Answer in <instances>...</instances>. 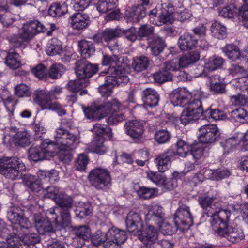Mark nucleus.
<instances>
[{
    "instance_id": "nucleus-1",
    "label": "nucleus",
    "mask_w": 248,
    "mask_h": 248,
    "mask_svg": "<svg viewBox=\"0 0 248 248\" xmlns=\"http://www.w3.org/2000/svg\"><path fill=\"white\" fill-rule=\"evenodd\" d=\"M121 103L114 99L103 104L92 105L84 108L83 111L87 119L93 120H99L110 114L106 118V122L109 125H113L125 119V116L123 113L117 112L121 109Z\"/></svg>"
},
{
    "instance_id": "nucleus-2",
    "label": "nucleus",
    "mask_w": 248,
    "mask_h": 248,
    "mask_svg": "<svg viewBox=\"0 0 248 248\" xmlns=\"http://www.w3.org/2000/svg\"><path fill=\"white\" fill-rule=\"evenodd\" d=\"M56 29L54 23L50 24V30L47 31L45 25L37 19L27 21L19 29L17 33L9 37V41L13 47H24L37 34L46 31V35L50 36Z\"/></svg>"
},
{
    "instance_id": "nucleus-3",
    "label": "nucleus",
    "mask_w": 248,
    "mask_h": 248,
    "mask_svg": "<svg viewBox=\"0 0 248 248\" xmlns=\"http://www.w3.org/2000/svg\"><path fill=\"white\" fill-rule=\"evenodd\" d=\"M99 70L98 64L92 63L86 59H81L75 63V73L78 79L70 80L67 84L70 91H80V95L87 94L84 89L90 84L89 78L95 75Z\"/></svg>"
},
{
    "instance_id": "nucleus-4",
    "label": "nucleus",
    "mask_w": 248,
    "mask_h": 248,
    "mask_svg": "<svg viewBox=\"0 0 248 248\" xmlns=\"http://www.w3.org/2000/svg\"><path fill=\"white\" fill-rule=\"evenodd\" d=\"M129 67L125 65L110 66L107 71L102 72L100 75H105V82L98 89L102 96L108 97L112 93L115 86H123L129 81L127 75Z\"/></svg>"
},
{
    "instance_id": "nucleus-5",
    "label": "nucleus",
    "mask_w": 248,
    "mask_h": 248,
    "mask_svg": "<svg viewBox=\"0 0 248 248\" xmlns=\"http://www.w3.org/2000/svg\"><path fill=\"white\" fill-rule=\"evenodd\" d=\"M173 222L174 226L163 221L158 226L164 235H173L178 229L182 232L188 230L194 223L189 207L184 204L180 206L174 214Z\"/></svg>"
},
{
    "instance_id": "nucleus-6",
    "label": "nucleus",
    "mask_w": 248,
    "mask_h": 248,
    "mask_svg": "<svg viewBox=\"0 0 248 248\" xmlns=\"http://www.w3.org/2000/svg\"><path fill=\"white\" fill-rule=\"evenodd\" d=\"M175 145L176 150L172 148H168L160 153L155 159V163L159 171L165 172L168 170L171 162L178 159L179 157H186L191 145L182 139H178Z\"/></svg>"
},
{
    "instance_id": "nucleus-7",
    "label": "nucleus",
    "mask_w": 248,
    "mask_h": 248,
    "mask_svg": "<svg viewBox=\"0 0 248 248\" xmlns=\"http://www.w3.org/2000/svg\"><path fill=\"white\" fill-rule=\"evenodd\" d=\"M216 199L214 196H209L206 194H202L198 198V202L204 210V213L208 217H211L210 222L212 227L215 228L218 226L217 223L220 220H222V223L226 222L228 217L231 215V211L227 209H216L215 203H213Z\"/></svg>"
},
{
    "instance_id": "nucleus-8",
    "label": "nucleus",
    "mask_w": 248,
    "mask_h": 248,
    "mask_svg": "<svg viewBox=\"0 0 248 248\" xmlns=\"http://www.w3.org/2000/svg\"><path fill=\"white\" fill-rule=\"evenodd\" d=\"M24 184L31 191L39 192L43 188V184H53L59 179V172L53 169L50 170H39L37 177L30 174H25L22 176Z\"/></svg>"
},
{
    "instance_id": "nucleus-9",
    "label": "nucleus",
    "mask_w": 248,
    "mask_h": 248,
    "mask_svg": "<svg viewBox=\"0 0 248 248\" xmlns=\"http://www.w3.org/2000/svg\"><path fill=\"white\" fill-rule=\"evenodd\" d=\"M26 170L24 164L17 157L4 156L0 159V172L6 178L15 180Z\"/></svg>"
},
{
    "instance_id": "nucleus-10",
    "label": "nucleus",
    "mask_w": 248,
    "mask_h": 248,
    "mask_svg": "<svg viewBox=\"0 0 248 248\" xmlns=\"http://www.w3.org/2000/svg\"><path fill=\"white\" fill-rule=\"evenodd\" d=\"M92 131L95 133V137L90 144L91 150L97 154H104L107 152L108 148L104 143V136L106 135L109 138H112L111 128L104 124H96L94 125Z\"/></svg>"
},
{
    "instance_id": "nucleus-11",
    "label": "nucleus",
    "mask_w": 248,
    "mask_h": 248,
    "mask_svg": "<svg viewBox=\"0 0 248 248\" xmlns=\"http://www.w3.org/2000/svg\"><path fill=\"white\" fill-rule=\"evenodd\" d=\"M204 110L201 99H194L183 110L180 119L184 125L201 119L204 120Z\"/></svg>"
},
{
    "instance_id": "nucleus-12",
    "label": "nucleus",
    "mask_w": 248,
    "mask_h": 248,
    "mask_svg": "<svg viewBox=\"0 0 248 248\" xmlns=\"http://www.w3.org/2000/svg\"><path fill=\"white\" fill-rule=\"evenodd\" d=\"M88 179L90 185L97 190H106L111 185L110 173L106 169L96 168L92 170L89 173Z\"/></svg>"
},
{
    "instance_id": "nucleus-13",
    "label": "nucleus",
    "mask_w": 248,
    "mask_h": 248,
    "mask_svg": "<svg viewBox=\"0 0 248 248\" xmlns=\"http://www.w3.org/2000/svg\"><path fill=\"white\" fill-rule=\"evenodd\" d=\"M231 215L228 217V219L224 223L219 221V225L217 228L212 227L214 231L220 236H223L233 243H237L244 239L245 235L243 230L239 228L232 227L228 225ZM222 222L220 220V222Z\"/></svg>"
},
{
    "instance_id": "nucleus-14",
    "label": "nucleus",
    "mask_w": 248,
    "mask_h": 248,
    "mask_svg": "<svg viewBox=\"0 0 248 248\" xmlns=\"http://www.w3.org/2000/svg\"><path fill=\"white\" fill-rule=\"evenodd\" d=\"M138 3L128 7L125 11L127 19L138 23L148 14L147 9L152 5V0H137Z\"/></svg>"
},
{
    "instance_id": "nucleus-15",
    "label": "nucleus",
    "mask_w": 248,
    "mask_h": 248,
    "mask_svg": "<svg viewBox=\"0 0 248 248\" xmlns=\"http://www.w3.org/2000/svg\"><path fill=\"white\" fill-rule=\"evenodd\" d=\"M54 137L60 149H75L80 142L79 134L72 133L62 127L56 129Z\"/></svg>"
},
{
    "instance_id": "nucleus-16",
    "label": "nucleus",
    "mask_w": 248,
    "mask_h": 248,
    "mask_svg": "<svg viewBox=\"0 0 248 248\" xmlns=\"http://www.w3.org/2000/svg\"><path fill=\"white\" fill-rule=\"evenodd\" d=\"M7 217L12 223V225L9 226L11 229L20 226L22 230H27L31 227V224L25 216L24 210L19 207H10L7 211Z\"/></svg>"
},
{
    "instance_id": "nucleus-17",
    "label": "nucleus",
    "mask_w": 248,
    "mask_h": 248,
    "mask_svg": "<svg viewBox=\"0 0 248 248\" xmlns=\"http://www.w3.org/2000/svg\"><path fill=\"white\" fill-rule=\"evenodd\" d=\"M71 209H60L59 210L60 215L58 216L55 213L54 208H50L47 210L48 217L52 219L54 222L57 231L62 230H65L66 228H71L72 220L70 211Z\"/></svg>"
},
{
    "instance_id": "nucleus-18",
    "label": "nucleus",
    "mask_w": 248,
    "mask_h": 248,
    "mask_svg": "<svg viewBox=\"0 0 248 248\" xmlns=\"http://www.w3.org/2000/svg\"><path fill=\"white\" fill-rule=\"evenodd\" d=\"M199 141L203 144H211L221 138L220 131L216 124H205L199 129Z\"/></svg>"
},
{
    "instance_id": "nucleus-19",
    "label": "nucleus",
    "mask_w": 248,
    "mask_h": 248,
    "mask_svg": "<svg viewBox=\"0 0 248 248\" xmlns=\"http://www.w3.org/2000/svg\"><path fill=\"white\" fill-rule=\"evenodd\" d=\"M172 10L170 3H169L168 4L162 5V7L159 10L155 8L150 10L148 13L150 23L158 26L160 25L161 23H169L171 20L169 14L172 13Z\"/></svg>"
},
{
    "instance_id": "nucleus-20",
    "label": "nucleus",
    "mask_w": 248,
    "mask_h": 248,
    "mask_svg": "<svg viewBox=\"0 0 248 248\" xmlns=\"http://www.w3.org/2000/svg\"><path fill=\"white\" fill-rule=\"evenodd\" d=\"M72 233L75 235L72 244L76 248H81L89 241L91 238V230L88 225L73 226L71 227Z\"/></svg>"
},
{
    "instance_id": "nucleus-21",
    "label": "nucleus",
    "mask_w": 248,
    "mask_h": 248,
    "mask_svg": "<svg viewBox=\"0 0 248 248\" xmlns=\"http://www.w3.org/2000/svg\"><path fill=\"white\" fill-rule=\"evenodd\" d=\"M35 227L40 234L51 235L55 232L56 230L55 226H52V219L48 217L47 211L46 217H43L40 213L34 214Z\"/></svg>"
},
{
    "instance_id": "nucleus-22",
    "label": "nucleus",
    "mask_w": 248,
    "mask_h": 248,
    "mask_svg": "<svg viewBox=\"0 0 248 248\" xmlns=\"http://www.w3.org/2000/svg\"><path fill=\"white\" fill-rule=\"evenodd\" d=\"M191 93L186 88H177L170 95L171 103L175 106L184 107L190 102Z\"/></svg>"
},
{
    "instance_id": "nucleus-23",
    "label": "nucleus",
    "mask_w": 248,
    "mask_h": 248,
    "mask_svg": "<svg viewBox=\"0 0 248 248\" xmlns=\"http://www.w3.org/2000/svg\"><path fill=\"white\" fill-rule=\"evenodd\" d=\"M139 238L147 248H151L152 245L158 239V232L153 224H148L146 227L143 226L137 234Z\"/></svg>"
},
{
    "instance_id": "nucleus-24",
    "label": "nucleus",
    "mask_w": 248,
    "mask_h": 248,
    "mask_svg": "<svg viewBox=\"0 0 248 248\" xmlns=\"http://www.w3.org/2000/svg\"><path fill=\"white\" fill-rule=\"evenodd\" d=\"M68 23L73 29L78 31L87 29L91 24L89 15L82 12H76L69 17Z\"/></svg>"
},
{
    "instance_id": "nucleus-25",
    "label": "nucleus",
    "mask_w": 248,
    "mask_h": 248,
    "mask_svg": "<svg viewBox=\"0 0 248 248\" xmlns=\"http://www.w3.org/2000/svg\"><path fill=\"white\" fill-rule=\"evenodd\" d=\"M126 229L128 232L134 235L143 229V222L139 213L130 211L127 215L125 220Z\"/></svg>"
},
{
    "instance_id": "nucleus-26",
    "label": "nucleus",
    "mask_w": 248,
    "mask_h": 248,
    "mask_svg": "<svg viewBox=\"0 0 248 248\" xmlns=\"http://www.w3.org/2000/svg\"><path fill=\"white\" fill-rule=\"evenodd\" d=\"M224 62V59L219 56L214 55L208 59L205 64L204 67H201V71L200 73L195 72V77H206L207 74L205 73V70L214 71L220 69L222 67Z\"/></svg>"
},
{
    "instance_id": "nucleus-27",
    "label": "nucleus",
    "mask_w": 248,
    "mask_h": 248,
    "mask_svg": "<svg viewBox=\"0 0 248 248\" xmlns=\"http://www.w3.org/2000/svg\"><path fill=\"white\" fill-rule=\"evenodd\" d=\"M165 218L163 208L158 204L153 205L145 217L146 221H151V224H156L158 226L163 223Z\"/></svg>"
},
{
    "instance_id": "nucleus-28",
    "label": "nucleus",
    "mask_w": 248,
    "mask_h": 248,
    "mask_svg": "<svg viewBox=\"0 0 248 248\" xmlns=\"http://www.w3.org/2000/svg\"><path fill=\"white\" fill-rule=\"evenodd\" d=\"M124 127L125 133L134 139L141 138L144 130L143 123L137 120L127 122Z\"/></svg>"
},
{
    "instance_id": "nucleus-29",
    "label": "nucleus",
    "mask_w": 248,
    "mask_h": 248,
    "mask_svg": "<svg viewBox=\"0 0 248 248\" xmlns=\"http://www.w3.org/2000/svg\"><path fill=\"white\" fill-rule=\"evenodd\" d=\"M34 102L38 105L41 109H46L52 103L51 96L48 92L43 89H38L33 93Z\"/></svg>"
},
{
    "instance_id": "nucleus-30",
    "label": "nucleus",
    "mask_w": 248,
    "mask_h": 248,
    "mask_svg": "<svg viewBox=\"0 0 248 248\" xmlns=\"http://www.w3.org/2000/svg\"><path fill=\"white\" fill-rule=\"evenodd\" d=\"M178 45L181 50L187 51L195 48L198 45V39L194 35L185 32L178 40Z\"/></svg>"
},
{
    "instance_id": "nucleus-31",
    "label": "nucleus",
    "mask_w": 248,
    "mask_h": 248,
    "mask_svg": "<svg viewBox=\"0 0 248 248\" xmlns=\"http://www.w3.org/2000/svg\"><path fill=\"white\" fill-rule=\"evenodd\" d=\"M26 230H22L20 226L11 229L6 238V243L11 248H21L22 236Z\"/></svg>"
},
{
    "instance_id": "nucleus-32",
    "label": "nucleus",
    "mask_w": 248,
    "mask_h": 248,
    "mask_svg": "<svg viewBox=\"0 0 248 248\" xmlns=\"http://www.w3.org/2000/svg\"><path fill=\"white\" fill-rule=\"evenodd\" d=\"M141 99L145 106L153 108L158 105L160 96L154 89L147 88L142 91Z\"/></svg>"
},
{
    "instance_id": "nucleus-33",
    "label": "nucleus",
    "mask_w": 248,
    "mask_h": 248,
    "mask_svg": "<svg viewBox=\"0 0 248 248\" xmlns=\"http://www.w3.org/2000/svg\"><path fill=\"white\" fill-rule=\"evenodd\" d=\"M148 48L151 54L154 56H158L167 46L165 40L158 36H153L148 39Z\"/></svg>"
},
{
    "instance_id": "nucleus-34",
    "label": "nucleus",
    "mask_w": 248,
    "mask_h": 248,
    "mask_svg": "<svg viewBox=\"0 0 248 248\" xmlns=\"http://www.w3.org/2000/svg\"><path fill=\"white\" fill-rule=\"evenodd\" d=\"M40 146L44 153L46 159L54 156L60 149V146L56 140L55 142H52L49 139H45L42 141Z\"/></svg>"
},
{
    "instance_id": "nucleus-35",
    "label": "nucleus",
    "mask_w": 248,
    "mask_h": 248,
    "mask_svg": "<svg viewBox=\"0 0 248 248\" xmlns=\"http://www.w3.org/2000/svg\"><path fill=\"white\" fill-rule=\"evenodd\" d=\"M13 140L15 145L26 147L31 143V135L27 130L18 131L13 136Z\"/></svg>"
},
{
    "instance_id": "nucleus-36",
    "label": "nucleus",
    "mask_w": 248,
    "mask_h": 248,
    "mask_svg": "<svg viewBox=\"0 0 248 248\" xmlns=\"http://www.w3.org/2000/svg\"><path fill=\"white\" fill-rule=\"evenodd\" d=\"M4 62L10 69L13 70L18 69L22 65L19 54L12 50H10L7 52Z\"/></svg>"
},
{
    "instance_id": "nucleus-37",
    "label": "nucleus",
    "mask_w": 248,
    "mask_h": 248,
    "mask_svg": "<svg viewBox=\"0 0 248 248\" xmlns=\"http://www.w3.org/2000/svg\"><path fill=\"white\" fill-rule=\"evenodd\" d=\"M56 204L58 206L56 208L60 209H72L73 207V199L66 194L60 193L54 199Z\"/></svg>"
},
{
    "instance_id": "nucleus-38",
    "label": "nucleus",
    "mask_w": 248,
    "mask_h": 248,
    "mask_svg": "<svg viewBox=\"0 0 248 248\" xmlns=\"http://www.w3.org/2000/svg\"><path fill=\"white\" fill-rule=\"evenodd\" d=\"M108 240L109 242L124 243L127 238L126 232L124 230L111 228L108 231Z\"/></svg>"
},
{
    "instance_id": "nucleus-39",
    "label": "nucleus",
    "mask_w": 248,
    "mask_h": 248,
    "mask_svg": "<svg viewBox=\"0 0 248 248\" xmlns=\"http://www.w3.org/2000/svg\"><path fill=\"white\" fill-rule=\"evenodd\" d=\"M78 49L83 59L90 58L95 52V46L93 42L82 40L78 42Z\"/></svg>"
},
{
    "instance_id": "nucleus-40",
    "label": "nucleus",
    "mask_w": 248,
    "mask_h": 248,
    "mask_svg": "<svg viewBox=\"0 0 248 248\" xmlns=\"http://www.w3.org/2000/svg\"><path fill=\"white\" fill-rule=\"evenodd\" d=\"M200 55L198 51L195 50L184 55L178 59L180 67H186L194 63L200 59Z\"/></svg>"
},
{
    "instance_id": "nucleus-41",
    "label": "nucleus",
    "mask_w": 248,
    "mask_h": 248,
    "mask_svg": "<svg viewBox=\"0 0 248 248\" xmlns=\"http://www.w3.org/2000/svg\"><path fill=\"white\" fill-rule=\"evenodd\" d=\"M46 53L49 56L61 55L63 53L62 43L56 38H53L46 47Z\"/></svg>"
},
{
    "instance_id": "nucleus-42",
    "label": "nucleus",
    "mask_w": 248,
    "mask_h": 248,
    "mask_svg": "<svg viewBox=\"0 0 248 248\" xmlns=\"http://www.w3.org/2000/svg\"><path fill=\"white\" fill-rule=\"evenodd\" d=\"M227 114L218 108H213L211 106L208 107L204 110V120L209 121L211 119L213 120H224L227 118Z\"/></svg>"
},
{
    "instance_id": "nucleus-43",
    "label": "nucleus",
    "mask_w": 248,
    "mask_h": 248,
    "mask_svg": "<svg viewBox=\"0 0 248 248\" xmlns=\"http://www.w3.org/2000/svg\"><path fill=\"white\" fill-rule=\"evenodd\" d=\"M108 232H105L99 229L96 231L93 234H91V243L93 246L98 247L101 245H103L105 247V244L108 241Z\"/></svg>"
},
{
    "instance_id": "nucleus-44",
    "label": "nucleus",
    "mask_w": 248,
    "mask_h": 248,
    "mask_svg": "<svg viewBox=\"0 0 248 248\" xmlns=\"http://www.w3.org/2000/svg\"><path fill=\"white\" fill-rule=\"evenodd\" d=\"M229 118L241 123H248V111L239 107L228 113Z\"/></svg>"
},
{
    "instance_id": "nucleus-45",
    "label": "nucleus",
    "mask_w": 248,
    "mask_h": 248,
    "mask_svg": "<svg viewBox=\"0 0 248 248\" xmlns=\"http://www.w3.org/2000/svg\"><path fill=\"white\" fill-rule=\"evenodd\" d=\"M211 31L212 35L218 39H224L227 37V29L220 22L216 21L212 24Z\"/></svg>"
},
{
    "instance_id": "nucleus-46",
    "label": "nucleus",
    "mask_w": 248,
    "mask_h": 248,
    "mask_svg": "<svg viewBox=\"0 0 248 248\" xmlns=\"http://www.w3.org/2000/svg\"><path fill=\"white\" fill-rule=\"evenodd\" d=\"M226 56L233 61H235L240 58L241 52L237 46L233 44H227L222 49Z\"/></svg>"
},
{
    "instance_id": "nucleus-47",
    "label": "nucleus",
    "mask_w": 248,
    "mask_h": 248,
    "mask_svg": "<svg viewBox=\"0 0 248 248\" xmlns=\"http://www.w3.org/2000/svg\"><path fill=\"white\" fill-rule=\"evenodd\" d=\"M102 31L104 36V42L108 44L111 41L123 35L122 30L119 28H107Z\"/></svg>"
},
{
    "instance_id": "nucleus-48",
    "label": "nucleus",
    "mask_w": 248,
    "mask_h": 248,
    "mask_svg": "<svg viewBox=\"0 0 248 248\" xmlns=\"http://www.w3.org/2000/svg\"><path fill=\"white\" fill-rule=\"evenodd\" d=\"M117 0H99L96 7L99 12L105 13L114 10L117 6Z\"/></svg>"
},
{
    "instance_id": "nucleus-49",
    "label": "nucleus",
    "mask_w": 248,
    "mask_h": 248,
    "mask_svg": "<svg viewBox=\"0 0 248 248\" xmlns=\"http://www.w3.org/2000/svg\"><path fill=\"white\" fill-rule=\"evenodd\" d=\"M149 64V59L144 56L134 58L132 64L133 69L138 72L146 70Z\"/></svg>"
},
{
    "instance_id": "nucleus-50",
    "label": "nucleus",
    "mask_w": 248,
    "mask_h": 248,
    "mask_svg": "<svg viewBox=\"0 0 248 248\" xmlns=\"http://www.w3.org/2000/svg\"><path fill=\"white\" fill-rule=\"evenodd\" d=\"M40 241L38 235L35 233L23 234L21 248H34L35 244Z\"/></svg>"
},
{
    "instance_id": "nucleus-51",
    "label": "nucleus",
    "mask_w": 248,
    "mask_h": 248,
    "mask_svg": "<svg viewBox=\"0 0 248 248\" xmlns=\"http://www.w3.org/2000/svg\"><path fill=\"white\" fill-rule=\"evenodd\" d=\"M153 77L155 82L162 84L166 82L172 81L173 79V74L162 68V69L154 73Z\"/></svg>"
},
{
    "instance_id": "nucleus-52",
    "label": "nucleus",
    "mask_w": 248,
    "mask_h": 248,
    "mask_svg": "<svg viewBox=\"0 0 248 248\" xmlns=\"http://www.w3.org/2000/svg\"><path fill=\"white\" fill-rule=\"evenodd\" d=\"M67 11V7L65 5L54 3L49 8L48 13L52 17H59L63 16Z\"/></svg>"
},
{
    "instance_id": "nucleus-53",
    "label": "nucleus",
    "mask_w": 248,
    "mask_h": 248,
    "mask_svg": "<svg viewBox=\"0 0 248 248\" xmlns=\"http://www.w3.org/2000/svg\"><path fill=\"white\" fill-rule=\"evenodd\" d=\"M29 158L34 162L46 159V156L40 146H31L28 150Z\"/></svg>"
},
{
    "instance_id": "nucleus-54",
    "label": "nucleus",
    "mask_w": 248,
    "mask_h": 248,
    "mask_svg": "<svg viewBox=\"0 0 248 248\" xmlns=\"http://www.w3.org/2000/svg\"><path fill=\"white\" fill-rule=\"evenodd\" d=\"M238 143L239 140L234 137L226 139L220 142L221 146L224 149V154H228L232 152Z\"/></svg>"
},
{
    "instance_id": "nucleus-55",
    "label": "nucleus",
    "mask_w": 248,
    "mask_h": 248,
    "mask_svg": "<svg viewBox=\"0 0 248 248\" xmlns=\"http://www.w3.org/2000/svg\"><path fill=\"white\" fill-rule=\"evenodd\" d=\"M238 8L234 4H230L223 7L219 11V16L229 19L234 18L238 16Z\"/></svg>"
},
{
    "instance_id": "nucleus-56",
    "label": "nucleus",
    "mask_w": 248,
    "mask_h": 248,
    "mask_svg": "<svg viewBox=\"0 0 248 248\" xmlns=\"http://www.w3.org/2000/svg\"><path fill=\"white\" fill-rule=\"evenodd\" d=\"M170 4L173 10H172V13L169 14V16H170L171 20L169 22V23H172L174 20L183 22L188 19L191 17V14L186 10L180 12H175L174 4L171 3H170Z\"/></svg>"
},
{
    "instance_id": "nucleus-57",
    "label": "nucleus",
    "mask_w": 248,
    "mask_h": 248,
    "mask_svg": "<svg viewBox=\"0 0 248 248\" xmlns=\"http://www.w3.org/2000/svg\"><path fill=\"white\" fill-rule=\"evenodd\" d=\"M209 178L211 180L219 181L229 177L231 173L228 169L210 170Z\"/></svg>"
},
{
    "instance_id": "nucleus-58",
    "label": "nucleus",
    "mask_w": 248,
    "mask_h": 248,
    "mask_svg": "<svg viewBox=\"0 0 248 248\" xmlns=\"http://www.w3.org/2000/svg\"><path fill=\"white\" fill-rule=\"evenodd\" d=\"M161 172H162L159 170L158 171L149 170L146 172L147 178L151 182L160 186L165 181V176Z\"/></svg>"
},
{
    "instance_id": "nucleus-59",
    "label": "nucleus",
    "mask_w": 248,
    "mask_h": 248,
    "mask_svg": "<svg viewBox=\"0 0 248 248\" xmlns=\"http://www.w3.org/2000/svg\"><path fill=\"white\" fill-rule=\"evenodd\" d=\"M65 71L63 65L61 63L53 64L48 71L49 77L52 79H58L62 77Z\"/></svg>"
},
{
    "instance_id": "nucleus-60",
    "label": "nucleus",
    "mask_w": 248,
    "mask_h": 248,
    "mask_svg": "<svg viewBox=\"0 0 248 248\" xmlns=\"http://www.w3.org/2000/svg\"><path fill=\"white\" fill-rule=\"evenodd\" d=\"M14 91V94L19 98L30 97L32 93L31 88L23 83L15 86Z\"/></svg>"
},
{
    "instance_id": "nucleus-61",
    "label": "nucleus",
    "mask_w": 248,
    "mask_h": 248,
    "mask_svg": "<svg viewBox=\"0 0 248 248\" xmlns=\"http://www.w3.org/2000/svg\"><path fill=\"white\" fill-rule=\"evenodd\" d=\"M171 138L170 132L166 128L156 130L155 134V139L159 144L169 142Z\"/></svg>"
},
{
    "instance_id": "nucleus-62",
    "label": "nucleus",
    "mask_w": 248,
    "mask_h": 248,
    "mask_svg": "<svg viewBox=\"0 0 248 248\" xmlns=\"http://www.w3.org/2000/svg\"><path fill=\"white\" fill-rule=\"evenodd\" d=\"M76 216L80 218H84L92 213V209L89 203H82L78 206L74 210Z\"/></svg>"
},
{
    "instance_id": "nucleus-63",
    "label": "nucleus",
    "mask_w": 248,
    "mask_h": 248,
    "mask_svg": "<svg viewBox=\"0 0 248 248\" xmlns=\"http://www.w3.org/2000/svg\"><path fill=\"white\" fill-rule=\"evenodd\" d=\"M209 88L215 94L225 93L226 92V84L221 81L214 82L212 78L209 81Z\"/></svg>"
},
{
    "instance_id": "nucleus-64",
    "label": "nucleus",
    "mask_w": 248,
    "mask_h": 248,
    "mask_svg": "<svg viewBox=\"0 0 248 248\" xmlns=\"http://www.w3.org/2000/svg\"><path fill=\"white\" fill-rule=\"evenodd\" d=\"M31 73L39 79H46L48 76L46 67L43 64H39L32 68Z\"/></svg>"
}]
</instances>
